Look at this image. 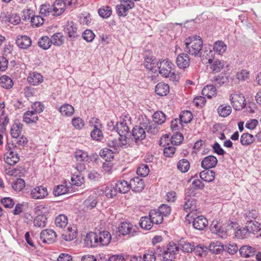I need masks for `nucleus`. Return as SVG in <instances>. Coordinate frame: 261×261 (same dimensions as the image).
<instances>
[{
  "instance_id": "nucleus-1",
  "label": "nucleus",
  "mask_w": 261,
  "mask_h": 261,
  "mask_svg": "<svg viewBox=\"0 0 261 261\" xmlns=\"http://www.w3.org/2000/svg\"><path fill=\"white\" fill-rule=\"evenodd\" d=\"M185 52L192 56H197L202 50L203 41L199 36L189 37L185 41Z\"/></svg>"
},
{
  "instance_id": "nucleus-2",
  "label": "nucleus",
  "mask_w": 261,
  "mask_h": 261,
  "mask_svg": "<svg viewBox=\"0 0 261 261\" xmlns=\"http://www.w3.org/2000/svg\"><path fill=\"white\" fill-rule=\"evenodd\" d=\"M160 74L165 77H170L172 80L176 78L174 65L168 60H164L158 64Z\"/></svg>"
},
{
  "instance_id": "nucleus-3",
  "label": "nucleus",
  "mask_w": 261,
  "mask_h": 261,
  "mask_svg": "<svg viewBox=\"0 0 261 261\" xmlns=\"http://www.w3.org/2000/svg\"><path fill=\"white\" fill-rule=\"evenodd\" d=\"M186 197L183 205L184 210L187 212H192L197 210L196 201L193 196H195V192L193 188L187 189L186 193Z\"/></svg>"
},
{
  "instance_id": "nucleus-4",
  "label": "nucleus",
  "mask_w": 261,
  "mask_h": 261,
  "mask_svg": "<svg viewBox=\"0 0 261 261\" xmlns=\"http://www.w3.org/2000/svg\"><path fill=\"white\" fill-rule=\"evenodd\" d=\"M129 121L130 117L128 115L120 117L119 122L116 125L117 131L119 136L128 134L129 128L128 124Z\"/></svg>"
},
{
  "instance_id": "nucleus-5",
  "label": "nucleus",
  "mask_w": 261,
  "mask_h": 261,
  "mask_svg": "<svg viewBox=\"0 0 261 261\" xmlns=\"http://www.w3.org/2000/svg\"><path fill=\"white\" fill-rule=\"evenodd\" d=\"M179 251V247L176 244L169 243L167 250L163 253V258L165 261H174L175 255Z\"/></svg>"
},
{
  "instance_id": "nucleus-6",
  "label": "nucleus",
  "mask_w": 261,
  "mask_h": 261,
  "mask_svg": "<svg viewBox=\"0 0 261 261\" xmlns=\"http://www.w3.org/2000/svg\"><path fill=\"white\" fill-rule=\"evenodd\" d=\"M229 99L233 108L236 110H241L245 106V99L241 94H232L230 96Z\"/></svg>"
},
{
  "instance_id": "nucleus-7",
  "label": "nucleus",
  "mask_w": 261,
  "mask_h": 261,
  "mask_svg": "<svg viewBox=\"0 0 261 261\" xmlns=\"http://www.w3.org/2000/svg\"><path fill=\"white\" fill-rule=\"evenodd\" d=\"M57 237L55 231L52 229H46L43 230L40 233V240L44 243H52Z\"/></svg>"
},
{
  "instance_id": "nucleus-8",
  "label": "nucleus",
  "mask_w": 261,
  "mask_h": 261,
  "mask_svg": "<svg viewBox=\"0 0 261 261\" xmlns=\"http://www.w3.org/2000/svg\"><path fill=\"white\" fill-rule=\"evenodd\" d=\"M132 140L136 143L142 141L146 137V132L143 125L136 126L132 130Z\"/></svg>"
},
{
  "instance_id": "nucleus-9",
  "label": "nucleus",
  "mask_w": 261,
  "mask_h": 261,
  "mask_svg": "<svg viewBox=\"0 0 261 261\" xmlns=\"http://www.w3.org/2000/svg\"><path fill=\"white\" fill-rule=\"evenodd\" d=\"M48 195L47 189L43 186H38L31 190V197L35 199H41Z\"/></svg>"
},
{
  "instance_id": "nucleus-10",
  "label": "nucleus",
  "mask_w": 261,
  "mask_h": 261,
  "mask_svg": "<svg viewBox=\"0 0 261 261\" xmlns=\"http://www.w3.org/2000/svg\"><path fill=\"white\" fill-rule=\"evenodd\" d=\"M176 63L178 67L180 69L188 68L190 64V59L188 54L181 53L176 58Z\"/></svg>"
},
{
  "instance_id": "nucleus-11",
  "label": "nucleus",
  "mask_w": 261,
  "mask_h": 261,
  "mask_svg": "<svg viewBox=\"0 0 261 261\" xmlns=\"http://www.w3.org/2000/svg\"><path fill=\"white\" fill-rule=\"evenodd\" d=\"M136 227L133 226L130 223L124 222H122L119 227V231L123 236L129 234L133 236L136 232Z\"/></svg>"
},
{
  "instance_id": "nucleus-12",
  "label": "nucleus",
  "mask_w": 261,
  "mask_h": 261,
  "mask_svg": "<svg viewBox=\"0 0 261 261\" xmlns=\"http://www.w3.org/2000/svg\"><path fill=\"white\" fill-rule=\"evenodd\" d=\"M66 6H68L66 0H56L52 6L53 15H61L64 11Z\"/></svg>"
},
{
  "instance_id": "nucleus-13",
  "label": "nucleus",
  "mask_w": 261,
  "mask_h": 261,
  "mask_svg": "<svg viewBox=\"0 0 261 261\" xmlns=\"http://www.w3.org/2000/svg\"><path fill=\"white\" fill-rule=\"evenodd\" d=\"M97 238L98 246H103L109 244L111 240V236L108 231H104L97 234Z\"/></svg>"
},
{
  "instance_id": "nucleus-14",
  "label": "nucleus",
  "mask_w": 261,
  "mask_h": 261,
  "mask_svg": "<svg viewBox=\"0 0 261 261\" xmlns=\"http://www.w3.org/2000/svg\"><path fill=\"white\" fill-rule=\"evenodd\" d=\"M17 46L22 49H27L32 45L31 38L26 35L18 36L16 39Z\"/></svg>"
},
{
  "instance_id": "nucleus-15",
  "label": "nucleus",
  "mask_w": 261,
  "mask_h": 261,
  "mask_svg": "<svg viewBox=\"0 0 261 261\" xmlns=\"http://www.w3.org/2000/svg\"><path fill=\"white\" fill-rule=\"evenodd\" d=\"M218 163L217 159L214 155H208L205 157L202 161L201 167L205 169L215 167Z\"/></svg>"
},
{
  "instance_id": "nucleus-16",
  "label": "nucleus",
  "mask_w": 261,
  "mask_h": 261,
  "mask_svg": "<svg viewBox=\"0 0 261 261\" xmlns=\"http://www.w3.org/2000/svg\"><path fill=\"white\" fill-rule=\"evenodd\" d=\"M129 186L133 191L140 192L144 189L145 185L142 179L135 177L130 180Z\"/></svg>"
},
{
  "instance_id": "nucleus-17",
  "label": "nucleus",
  "mask_w": 261,
  "mask_h": 261,
  "mask_svg": "<svg viewBox=\"0 0 261 261\" xmlns=\"http://www.w3.org/2000/svg\"><path fill=\"white\" fill-rule=\"evenodd\" d=\"M95 120L96 124L94 125L93 129L91 132V138L96 141H100L103 139V134L101 130V125L97 122V119L93 118V121Z\"/></svg>"
},
{
  "instance_id": "nucleus-18",
  "label": "nucleus",
  "mask_w": 261,
  "mask_h": 261,
  "mask_svg": "<svg viewBox=\"0 0 261 261\" xmlns=\"http://www.w3.org/2000/svg\"><path fill=\"white\" fill-rule=\"evenodd\" d=\"M208 225V221L202 216L196 217L193 222L194 227L199 230H203Z\"/></svg>"
},
{
  "instance_id": "nucleus-19",
  "label": "nucleus",
  "mask_w": 261,
  "mask_h": 261,
  "mask_svg": "<svg viewBox=\"0 0 261 261\" xmlns=\"http://www.w3.org/2000/svg\"><path fill=\"white\" fill-rule=\"evenodd\" d=\"M27 80L30 84L37 86L43 82V77L40 73L33 72L29 74Z\"/></svg>"
},
{
  "instance_id": "nucleus-20",
  "label": "nucleus",
  "mask_w": 261,
  "mask_h": 261,
  "mask_svg": "<svg viewBox=\"0 0 261 261\" xmlns=\"http://www.w3.org/2000/svg\"><path fill=\"white\" fill-rule=\"evenodd\" d=\"M5 160L6 163L13 166L19 161V156L16 151H7L5 154Z\"/></svg>"
},
{
  "instance_id": "nucleus-21",
  "label": "nucleus",
  "mask_w": 261,
  "mask_h": 261,
  "mask_svg": "<svg viewBox=\"0 0 261 261\" xmlns=\"http://www.w3.org/2000/svg\"><path fill=\"white\" fill-rule=\"evenodd\" d=\"M97 233L91 232L87 234L84 240L85 244L88 247H96L98 246Z\"/></svg>"
},
{
  "instance_id": "nucleus-22",
  "label": "nucleus",
  "mask_w": 261,
  "mask_h": 261,
  "mask_svg": "<svg viewBox=\"0 0 261 261\" xmlns=\"http://www.w3.org/2000/svg\"><path fill=\"white\" fill-rule=\"evenodd\" d=\"M65 31L67 32L68 37L71 40L75 39L79 36L77 33V28L72 21H68Z\"/></svg>"
},
{
  "instance_id": "nucleus-23",
  "label": "nucleus",
  "mask_w": 261,
  "mask_h": 261,
  "mask_svg": "<svg viewBox=\"0 0 261 261\" xmlns=\"http://www.w3.org/2000/svg\"><path fill=\"white\" fill-rule=\"evenodd\" d=\"M5 104L4 102L0 103V131L6 130V126L9 122L8 116L4 113Z\"/></svg>"
},
{
  "instance_id": "nucleus-24",
  "label": "nucleus",
  "mask_w": 261,
  "mask_h": 261,
  "mask_svg": "<svg viewBox=\"0 0 261 261\" xmlns=\"http://www.w3.org/2000/svg\"><path fill=\"white\" fill-rule=\"evenodd\" d=\"M158 63L155 58L152 56H148L145 58L144 65L146 68L153 71H156V67Z\"/></svg>"
},
{
  "instance_id": "nucleus-25",
  "label": "nucleus",
  "mask_w": 261,
  "mask_h": 261,
  "mask_svg": "<svg viewBox=\"0 0 261 261\" xmlns=\"http://www.w3.org/2000/svg\"><path fill=\"white\" fill-rule=\"evenodd\" d=\"M117 191L121 194H124L129 191L130 186L126 180H120L117 181L115 184Z\"/></svg>"
},
{
  "instance_id": "nucleus-26",
  "label": "nucleus",
  "mask_w": 261,
  "mask_h": 261,
  "mask_svg": "<svg viewBox=\"0 0 261 261\" xmlns=\"http://www.w3.org/2000/svg\"><path fill=\"white\" fill-rule=\"evenodd\" d=\"M23 119L27 123H34L38 121V117L34 111H28L24 114Z\"/></svg>"
},
{
  "instance_id": "nucleus-27",
  "label": "nucleus",
  "mask_w": 261,
  "mask_h": 261,
  "mask_svg": "<svg viewBox=\"0 0 261 261\" xmlns=\"http://www.w3.org/2000/svg\"><path fill=\"white\" fill-rule=\"evenodd\" d=\"M63 238L67 241H70L76 237V229L75 227H68L66 230L62 234Z\"/></svg>"
},
{
  "instance_id": "nucleus-28",
  "label": "nucleus",
  "mask_w": 261,
  "mask_h": 261,
  "mask_svg": "<svg viewBox=\"0 0 261 261\" xmlns=\"http://www.w3.org/2000/svg\"><path fill=\"white\" fill-rule=\"evenodd\" d=\"M155 91L160 96H165L169 92V86L164 83H159L155 86Z\"/></svg>"
},
{
  "instance_id": "nucleus-29",
  "label": "nucleus",
  "mask_w": 261,
  "mask_h": 261,
  "mask_svg": "<svg viewBox=\"0 0 261 261\" xmlns=\"http://www.w3.org/2000/svg\"><path fill=\"white\" fill-rule=\"evenodd\" d=\"M202 94L208 98L216 96L217 95L216 87L212 85L205 86L202 90Z\"/></svg>"
},
{
  "instance_id": "nucleus-30",
  "label": "nucleus",
  "mask_w": 261,
  "mask_h": 261,
  "mask_svg": "<svg viewBox=\"0 0 261 261\" xmlns=\"http://www.w3.org/2000/svg\"><path fill=\"white\" fill-rule=\"evenodd\" d=\"M178 246L182 251L188 253L192 252L195 248V246L193 243H190L183 239L179 241Z\"/></svg>"
},
{
  "instance_id": "nucleus-31",
  "label": "nucleus",
  "mask_w": 261,
  "mask_h": 261,
  "mask_svg": "<svg viewBox=\"0 0 261 261\" xmlns=\"http://www.w3.org/2000/svg\"><path fill=\"white\" fill-rule=\"evenodd\" d=\"M149 216L154 224H159L163 222L164 217L158 210H151L149 212Z\"/></svg>"
},
{
  "instance_id": "nucleus-32",
  "label": "nucleus",
  "mask_w": 261,
  "mask_h": 261,
  "mask_svg": "<svg viewBox=\"0 0 261 261\" xmlns=\"http://www.w3.org/2000/svg\"><path fill=\"white\" fill-rule=\"evenodd\" d=\"M59 111L62 115L66 117H70L73 114L74 109L71 105L68 103H64L61 106Z\"/></svg>"
},
{
  "instance_id": "nucleus-33",
  "label": "nucleus",
  "mask_w": 261,
  "mask_h": 261,
  "mask_svg": "<svg viewBox=\"0 0 261 261\" xmlns=\"http://www.w3.org/2000/svg\"><path fill=\"white\" fill-rule=\"evenodd\" d=\"M246 227L250 233L255 234L260 229V224L256 221H249L246 222Z\"/></svg>"
},
{
  "instance_id": "nucleus-34",
  "label": "nucleus",
  "mask_w": 261,
  "mask_h": 261,
  "mask_svg": "<svg viewBox=\"0 0 261 261\" xmlns=\"http://www.w3.org/2000/svg\"><path fill=\"white\" fill-rule=\"evenodd\" d=\"M215 172L213 170L206 169L200 173V177L206 182H211L215 179Z\"/></svg>"
},
{
  "instance_id": "nucleus-35",
  "label": "nucleus",
  "mask_w": 261,
  "mask_h": 261,
  "mask_svg": "<svg viewBox=\"0 0 261 261\" xmlns=\"http://www.w3.org/2000/svg\"><path fill=\"white\" fill-rule=\"evenodd\" d=\"M231 111V106L225 104L221 105L217 109L219 115L222 117H226L229 115Z\"/></svg>"
},
{
  "instance_id": "nucleus-36",
  "label": "nucleus",
  "mask_w": 261,
  "mask_h": 261,
  "mask_svg": "<svg viewBox=\"0 0 261 261\" xmlns=\"http://www.w3.org/2000/svg\"><path fill=\"white\" fill-rule=\"evenodd\" d=\"M55 222L57 227L62 229L68 224L67 217L64 215H60L56 218Z\"/></svg>"
},
{
  "instance_id": "nucleus-37",
  "label": "nucleus",
  "mask_w": 261,
  "mask_h": 261,
  "mask_svg": "<svg viewBox=\"0 0 261 261\" xmlns=\"http://www.w3.org/2000/svg\"><path fill=\"white\" fill-rule=\"evenodd\" d=\"M34 225L35 227L43 228L47 223V218L44 215H38L34 220Z\"/></svg>"
},
{
  "instance_id": "nucleus-38",
  "label": "nucleus",
  "mask_w": 261,
  "mask_h": 261,
  "mask_svg": "<svg viewBox=\"0 0 261 261\" xmlns=\"http://www.w3.org/2000/svg\"><path fill=\"white\" fill-rule=\"evenodd\" d=\"M155 124L146 120V122L141 124V125L143 126L144 130L146 129L148 133L155 135L158 133V128Z\"/></svg>"
},
{
  "instance_id": "nucleus-39",
  "label": "nucleus",
  "mask_w": 261,
  "mask_h": 261,
  "mask_svg": "<svg viewBox=\"0 0 261 261\" xmlns=\"http://www.w3.org/2000/svg\"><path fill=\"white\" fill-rule=\"evenodd\" d=\"M152 224H154V223L152 222L149 216L142 217L139 222V224L141 228L146 230L150 229L152 226Z\"/></svg>"
},
{
  "instance_id": "nucleus-40",
  "label": "nucleus",
  "mask_w": 261,
  "mask_h": 261,
  "mask_svg": "<svg viewBox=\"0 0 261 261\" xmlns=\"http://www.w3.org/2000/svg\"><path fill=\"white\" fill-rule=\"evenodd\" d=\"M115 152V151L111 149L105 148L100 150L99 155L105 159L106 161H110L111 159L114 158V153Z\"/></svg>"
},
{
  "instance_id": "nucleus-41",
  "label": "nucleus",
  "mask_w": 261,
  "mask_h": 261,
  "mask_svg": "<svg viewBox=\"0 0 261 261\" xmlns=\"http://www.w3.org/2000/svg\"><path fill=\"white\" fill-rule=\"evenodd\" d=\"M38 45L40 48L46 50L50 47L51 40L47 36H43L38 40Z\"/></svg>"
},
{
  "instance_id": "nucleus-42",
  "label": "nucleus",
  "mask_w": 261,
  "mask_h": 261,
  "mask_svg": "<svg viewBox=\"0 0 261 261\" xmlns=\"http://www.w3.org/2000/svg\"><path fill=\"white\" fill-rule=\"evenodd\" d=\"M226 45L222 41H217L214 45V50L219 55H222L226 51Z\"/></svg>"
},
{
  "instance_id": "nucleus-43",
  "label": "nucleus",
  "mask_w": 261,
  "mask_h": 261,
  "mask_svg": "<svg viewBox=\"0 0 261 261\" xmlns=\"http://www.w3.org/2000/svg\"><path fill=\"white\" fill-rule=\"evenodd\" d=\"M51 44L55 45L60 46L64 43L65 37L61 33H57L51 36Z\"/></svg>"
},
{
  "instance_id": "nucleus-44",
  "label": "nucleus",
  "mask_w": 261,
  "mask_h": 261,
  "mask_svg": "<svg viewBox=\"0 0 261 261\" xmlns=\"http://www.w3.org/2000/svg\"><path fill=\"white\" fill-rule=\"evenodd\" d=\"M0 85L5 89H10L13 85L12 80L7 75H3L0 77Z\"/></svg>"
},
{
  "instance_id": "nucleus-45",
  "label": "nucleus",
  "mask_w": 261,
  "mask_h": 261,
  "mask_svg": "<svg viewBox=\"0 0 261 261\" xmlns=\"http://www.w3.org/2000/svg\"><path fill=\"white\" fill-rule=\"evenodd\" d=\"M255 140L252 135L248 133H244L241 137L240 142L243 145H249L252 144Z\"/></svg>"
},
{
  "instance_id": "nucleus-46",
  "label": "nucleus",
  "mask_w": 261,
  "mask_h": 261,
  "mask_svg": "<svg viewBox=\"0 0 261 261\" xmlns=\"http://www.w3.org/2000/svg\"><path fill=\"white\" fill-rule=\"evenodd\" d=\"M255 250L249 246H244L240 249V254L245 257H248L254 254Z\"/></svg>"
},
{
  "instance_id": "nucleus-47",
  "label": "nucleus",
  "mask_w": 261,
  "mask_h": 261,
  "mask_svg": "<svg viewBox=\"0 0 261 261\" xmlns=\"http://www.w3.org/2000/svg\"><path fill=\"white\" fill-rule=\"evenodd\" d=\"M97 203L96 199L94 197H89L84 203L85 211H88L95 207Z\"/></svg>"
},
{
  "instance_id": "nucleus-48",
  "label": "nucleus",
  "mask_w": 261,
  "mask_h": 261,
  "mask_svg": "<svg viewBox=\"0 0 261 261\" xmlns=\"http://www.w3.org/2000/svg\"><path fill=\"white\" fill-rule=\"evenodd\" d=\"M104 192L106 196L109 198H113L118 193L115 185L107 186L105 188Z\"/></svg>"
},
{
  "instance_id": "nucleus-49",
  "label": "nucleus",
  "mask_w": 261,
  "mask_h": 261,
  "mask_svg": "<svg viewBox=\"0 0 261 261\" xmlns=\"http://www.w3.org/2000/svg\"><path fill=\"white\" fill-rule=\"evenodd\" d=\"M75 158L78 162H87L89 160L88 153L82 150H78L75 151Z\"/></svg>"
},
{
  "instance_id": "nucleus-50",
  "label": "nucleus",
  "mask_w": 261,
  "mask_h": 261,
  "mask_svg": "<svg viewBox=\"0 0 261 261\" xmlns=\"http://www.w3.org/2000/svg\"><path fill=\"white\" fill-rule=\"evenodd\" d=\"M153 119L155 123L162 124L165 121L166 116L162 111H157L153 114Z\"/></svg>"
},
{
  "instance_id": "nucleus-51",
  "label": "nucleus",
  "mask_w": 261,
  "mask_h": 261,
  "mask_svg": "<svg viewBox=\"0 0 261 261\" xmlns=\"http://www.w3.org/2000/svg\"><path fill=\"white\" fill-rule=\"evenodd\" d=\"M211 64V68L212 71L215 73L220 72L221 69H223L225 65L224 61L219 60H216L214 62L213 61Z\"/></svg>"
},
{
  "instance_id": "nucleus-52",
  "label": "nucleus",
  "mask_w": 261,
  "mask_h": 261,
  "mask_svg": "<svg viewBox=\"0 0 261 261\" xmlns=\"http://www.w3.org/2000/svg\"><path fill=\"white\" fill-rule=\"evenodd\" d=\"M190 163L186 159H182L177 163V169L181 172L185 173L190 168Z\"/></svg>"
},
{
  "instance_id": "nucleus-53",
  "label": "nucleus",
  "mask_w": 261,
  "mask_h": 261,
  "mask_svg": "<svg viewBox=\"0 0 261 261\" xmlns=\"http://www.w3.org/2000/svg\"><path fill=\"white\" fill-rule=\"evenodd\" d=\"M72 185L80 186L84 182V177L81 173L76 174L75 172L71 177Z\"/></svg>"
},
{
  "instance_id": "nucleus-54",
  "label": "nucleus",
  "mask_w": 261,
  "mask_h": 261,
  "mask_svg": "<svg viewBox=\"0 0 261 261\" xmlns=\"http://www.w3.org/2000/svg\"><path fill=\"white\" fill-rule=\"evenodd\" d=\"M193 115L192 113L189 111L182 112L178 119L182 123H188L190 122L192 119Z\"/></svg>"
},
{
  "instance_id": "nucleus-55",
  "label": "nucleus",
  "mask_w": 261,
  "mask_h": 261,
  "mask_svg": "<svg viewBox=\"0 0 261 261\" xmlns=\"http://www.w3.org/2000/svg\"><path fill=\"white\" fill-rule=\"evenodd\" d=\"M68 191V188L63 185H61L55 188L53 191V194L55 196H59L67 193Z\"/></svg>"
},
{
  "instance_id": "nucleus-56",
  "label": "nucleus",
  "mask_w": 261,
  "mask_h": 261,
  "mask_svg": "<svg viewBox=\"0 0 261 261\" xmlns=\"http://www.w3.org/2000/svg\"><path fill=\"white\" fill-rule=\"evenodd\" d=\"M112 12L111 8L108 6H102L98 10V14L104 18L109 17L112 14Z\"/></svg>"
},
{
  "instance_id": "nucleus-57",
  "label": "nucleus",
  "mask_w": 261,
  "mask_h": 261,
  "mask_svg": "<svg viewBox=\"0 0 261 261\" xmlns=\"http://www.w3.org/2000/svg\"><path fill=\"white\" fill-rule=\"evenodd\" d=\"M171 128L175 133H179L182 128V123L178 118L174 119L171 121Z\"/></svg>"
},
{
  "instance_id": "nucleus-58",
  "label": "nucleus",
  "mask_w": 261,
  "mask_h": 261,
  "mask_svg": "<svg viewBox=\"0 0 261 261\" xmlns=\"http://www.w3.org/2000/svg\"><path fill=\"white\" fill-rule=\"evenodd\" d=\"M120 141H119V139H113L110 138L108 141V146L109 147L112 148L113 150L117 152L118 149L120 148V144L119 143Z\"/></svg>"
},
{
  "instance_id": "nucleus-59",
  "label": "nucleus",
  "mask_w": 261,
  "mask_h": 261,
  "mask_svg": "<svg viewBox=\"0 0 261 261\" xmlns=\"http://www.w3.org/2000/svg\"><path fill=\"white\" fill-rule=\"evenodd\" d=\"M198 55L201 58L202 60H203L205 58L208 60L209 63H212L213 59L211 57L213 55V51L211 49H205L202 51H200Z\"/></svg>"
},
{
  "instance_id": "nucleus-60",
  "label": "nucleus",
  "mask_w": 261,
  "mask_h": 261,
  "mask_svg": "<svg viewBox=\"0 0 261 261\" xmlns=\"http://www.w3.org/2000/svg\"><path fill=\"white\" fill-rule=\"evenodd\" d=\"M149 172V167L148 165L145 164L140 165L137 170V174L142 177L146 176L148 174Z\"/></svg>"
},
{
  "instance_id": "nucleus-61",
  "label": "nucleus",
  "mask_w": 261,
  "mask_h": 261,
  "mask_svg": "<svg viewBox=\"0 0 261 261\" xmlns=\"http://www.w3.org/2000/svg\"><path fill=\"white\" fill-rule=\"evenodd\" d=\"M40 13L45 16L49 15L52 14L53 15V7L49 4H44L41 6Z\"/></svg>"
},
{
  "instance_id": "nucleus-62",
  "label": "nucleus",
  "mask_w": 261,
  "mask_h": 261,
  "mask_svg": "<svg viewBox=\"0 0 261 261\" xmlns=\"http://www.w3.org/2000/svg\"><path fill=\"white\" fill-rule=\"evenodd\" d=\"M25 187L24 180L21 178H17L12 184V188L15 190L20 191Z\"/></svg>"
},
{
  "instance_id": "nucleus-63",
  "label": "nucleus",
  "mask_w": 261,
  "mask_h": 261,
  "mask_svg": "<svg viewBox=\"0 0 261 261\" xmlns=\"http://www.w3.org/2000/svg\"><path fill=\"white\" fill-rule=\"evenodd\" d=\"M126 135H124V136H119L120 137L119 138V141H120L119 143L120 144V147L126 148L132 144V141L133 140H130L127 138Z\"/></svg>"
},
{
  "instance_id": "nucleus-64",
  "label": "nucleus",
  "mask_w": 261,
  "mask_h": 261,
  "mask_svg": "<svg viewBox=\"0 0 261 261\" xmlns=\"http://www.w3.org/2000/svg\"><path fill=\"white\" fill-rule=\"evenodd\" d=\"M72 124L76 129H82L85 125L83 120L80 117L73 118L72 120Z\"/></svg>"
}]
</instances>
